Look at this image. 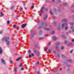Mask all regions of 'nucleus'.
Segmentation results:
<instances>
[{
  "mask_svg": "<svg viewBox=\"0 0 74 74\" xmlns=\"http://www.w3.org/2000/svg\"><path fill=\"white\" fill-rule=\"evenodd\" d=\"M67 66L68 67H71V65H67Z\"/></svg>",
  "mask_w": 74,
  "mask_h": 74,
  "instance_id": "obj_27",
  "label": "nucleus"
},
{
  "mask_svg": "<svg viewBox=\"0 0 74 74\" xmlns=\"http://www.w3.org/2000/svg\"><path fill=\"white\" fill-rule=\"evenodd\" d=\"M42 39H43V38H39V40H42Z\"/></svg>",
  "mask_w": 74,
  "mask_h": 74,
  "instance_id": "obj_30",
  "label": "nucleus"
},
{
  "mask_svg": "<svg viewBox=\"0 0 74 74\" xmlns=\"http://www.w3.org/2000/svg\"><path fill=\"white\" fill-rule=\"evenodd\" d=\"M13 63V62L12 61H10V63Z\"/></svg>",
  "mask_w": 74,
  "mask_h": 74,
  "instance_id": "obj_50",
  "label": "nucleus"
},
{
  "mask_svg": "<svg viewBox=\"0 0 74 74\" xmlns=\"http://www.w3.org/2000/svg\"><path fill=\"white\" fill-rule=\"evenodd\" d=\"M28 53H30V50H28Z\"/></svg>",
  "mask_w": 74,
  "mask_h": 74,
  "instance_id": "obj_45",
  "label": "nucleus"
},
{
  "mask_svg": "<svg viewBox=\"0 0 74 74\" xmlns=\"http://www.w3.org/2000/svg\"><path fill=\"white\" fill-rule=\"evenodd\" d=\"M2 33V31L0 32V34H1Z\"/></svg>",
  "mask_w": 74,
  "mask_h": 74,
  "instance_id": "obj_61",
  "label": "nucleus"
},
{
  "mask_svg": "<svg viewBox=\"0 0 74 74\" xmlns=\"http://www.w3.org/2000/svg\"><path fill=\"white\" fill-rule=\"evenodd\" d=\"M50 13L52 15H53V13H52V12L51 11H50Z\"/></svg>",
  "mask_w": 74,
  "mask_h": 74,
  "instance_id": "obj_29",
  "label": "nucleus"
},
{
  "mask_svg": "<svg viewBox=\"0 0 74 74\" xmlns=\"http://www.w3.org/2000/svg\"><path fill=\"white\" fill-rule=\"evenodd\" d=\"M0 15H1V16H3V15H4L3 14V12H0Z\"/></svg>",
  "mask_w": 74,
  "mask_h": 74,
  "instance_id": "obj_25",
  "label": "nucleus"
},
{
  "mask_svg": "<svg viewBox=\"0 0 74 74\" xmlns=\"http://www.w3.org/2000/svg\"><path fill=\"white\" fill-rule=\"evenodd\" d=\"M10 38L9 37H5L2 38L3 41H5L6 42L7 45H10V42L8 40H9Z\"/></svg>",
  "mask_w": 74,
  "mask_h": 74,
  "instance_id": "obj_1",
  "label": "nucleus"
},
{
  "mask_svg": "<svg viewBox=\"0 0 74 74\" xmlns=\"http://www.w3.org/2000/svg\"><path fill=\"white\" fill-rule=\"evenodd\" d=\"M74 29H73L72 30V32H74Z\"/></svg>",
  "mask_w": 74,
  "mask_h": 74,
  "instance_id": "obj_49",
  "label": "nucleus"
},
{
  "mask_svg": "<svg viewBox=\"0 0 74 74\" xmlns=\"http://www.w3.org/2000/svg\"><path fill=\"white\" fill-rule=\"evenodd\" d=\"M68 25V24H67V23H65L64 24H62L61 25L62 29H63V27H64V26H67Z\"/></svg>",
  "mask_w": 74,
  "mask_h": 74,
  "instance_id": "obj_4",
  "label": "nucleus"
},
{
  "mask_svg": "<svg viewBox=\"0 0 74 74\" xmlns=\"http://www.w3.org/2000/svg\"><path fill=\"white\" fill-rule=\"evenodd\" d=\"M70 25H73V23H70Z\"/></svg>",
  "mask_w": 74,
  "mask_h": 74,
  "instance_id": "obj_38",
  "label": "nucleus"
},
{
  "mask_svg": "<svg viewBox=\"0 0 74 74\" xmlns=\"http://www.w3.org/2000/svg\"><path fill=\"white\" fill-rule=\"evenodd\" d=\"M48 51H49V53H51V50H50V49H49Z\"/></svg>",
  "mask_w": 74,
  "mask_h": 74,
  "instance_id": "obj_41",
  "label": "nucleus"
},
{
  "mask_svg": "<svg viewBox=\"0 0 74 74\" xmlns=\"http://www.w3.org/2000/svg\"><path fill=\"white\" fill-rule=\"evenodd\" d=\"M53 39L54 40H56L57 39V38H56L55 36H53Z\"/></svg>",
  "mask_w": 74,
  "mask_h": 74,
  "instance_id": "obj_17",
  "label": "nucleus"
},
{
  "mask_svg": "<svg viewBox=\"0 0 74 74\" xmlns=\"http://www.w3.org/2000/svg\"><path fill=\"white\" fill-rule=\"evenodd\" d=\"M34 45L35 47L36 48H38V45L37 44H36V43L34 44Z\"/></svg>",
  "mask_w": 74,
  "mask_h": 74,
  "instance_id": "obj_9",
  "label": "nucleus"
},
{
  "mask_svg": "<svg viewBox=\"0 0 74 74\" xmlns=\"http://www.w3.org/2000/svg\"><path fill=\"white\" fill-rule=\"evenodd\" d=\"M34 34H32V35H31V37H33V36H34Z\"/></svg>",
  "mask_w": 74,
  "mask_h": 74,
  "instance_id": "obj_32",
  "label": "nucleus"
},
{
  "mask_svg": "<svg viewBox=\"0 0 74 74\" xmlns=\"http://www.w3.org/2000/svg\"><path fill=\"white\" fill-rule=\"evenodd\" d=\"M74 7V5H73L72 6V8H73V7Z\"/></svg>",
  "mask_w": 74,
  "mask_h": 74,
  "instance_id": "obj_57",
  "label": "nucleus"
},
{
  "mask_svg": "<svg viewBox=\"0 0 74 74\" xmlns=\"http://www.w3.org/2000/svg\"><path fill=\"white\" fill-rule=\"evenodd\" d=\"M58 30L60 31V26H58Z\"/></svg>",
  "mask_w": 74,
  "mask_h": 74,
  "instance_id": "obj_20",
  "label": "nucleus"
},
{
  "mask_svg": "<svg viewBox=\"0 0 74 74\" xmlns=\"http://www.w3.org/2000/svg\"><path fill=\"white\" fill-rule=\"evenodd\" d=\"M54 11L55 12V13H57V11L56 10V8H55L54 9Z\"/></svg>",
  "mask_w": 74,
  "mask_h": 74,
  "instance_id": "obj_19",
  "label": "nucleus"
},
{
  "mask_svg": "<svg viewBox=\"0 0 74 74\" xmlns=\"http://www.w3.org/2000/svg\"><path fill=\"white\" fill-rule=\"evenodd\" d=\"M62 22H67V20L66 19H64L62 20Z\"/></svg>",
  "mask_w": 74,
  "mask_h": 74,
  "instance_id": "obj_10",
  "label": "nucleus"
},
{
  "mask_svg": "<svg viewBox=\"0 0 74 74\" xmlns=\"http://www.w3.org/2000/svg\"><path fill=\"white\" fill-rule=\"evenodd\" d=\"M54 53H56V51H54Z\"/></svg>",
  "mask_w": 74,
  "mask_h": 74,
  "instance_id": "obj_63",
  "label": "nucleus"
},
{
  "mask_svg": "<svg viewBox=\"0 0 74 74\" xmlns=\"http://www.w3.org/2000/svg\"><path fill=\"white\" fill-rule=\"evenodd\" d=\"M73 50L71 51V53H72V52H73Z\"/></svg>",
  "mask_w": 74,
  "mask_h": 74,
  "instance_id": "obj_54",
  "label": "nucleus"
},
{
  "mask_svg": "<svg viewBox=\"0 0 74 74\" xmlns=\"http://www.w3.org/2000/svg\"><path fill=\"white\" fill-rule=\"evenodd\" d=\"M44 29L45 30H49L50 29L48 28H45V27H44Z\"/></svg>",
  "mask_w": 74,
  "mask_h": 74,
  "instance_id": "obj_18",
  "label": "nucleus"
},
{
  "mask_svg": "<svg viewBox=\"0 0 74 74\" xmlns=\"http://www.w3.org/2000/svg\"><path fill=\"white\" fill-rule=\"evenodd\" d=\"M36 64H39V62H38V61L37 62Z\"/></svg>",
  "mask_w": 74,
  "mask_h": 74,
  "instance_id": "obj_43",
  "label": "nucleus"
},
{
  "mask_svg": "<svg viewBox=\"0 0 74 74\" xmlns=\"http://www.w3.org/2000/svg\"><path fill=\"white\" fill-rule=\"evenodd\" d=\"M47 15H46L44 17V20H45V19H47Z\"/></svg>",
  "mask_w": 74,
  "mask_h": 74,
  "instance_id": "obj_12",
  "label": "nucleus"
},
{
  "mask_svg": "<svg viewBox=\"0 0 74 74\" xmlns=\"http://www.w3.org/2000/svg\"><path fill=\"white\" fill-rule=\"evenodd\" d=\"M57 71V69H56L54 71V72H55V71Z\"/></svg>",
  "mask_w": 74,
  "mask_h": 74,
  "instance_id": "obj_58",
  "label": "nucleus"
},
{
  "mask_svg": "<svg viewBox=\"0 0 74 74\" xmlns=\"http://www.w3.org/2000/svg\"><path fill=\"white\" fill-rule=\"evenodd\" d=\"M60 44V43L59 42H57V43H56V45H59Z\"/></svg>",
  "mask_w": 74,
  "mask_h": 74,
  "instance_id": "obj_26",
  "label": "nucleus"
},
{
  "mask_svg": "<svg viewBox=\"0 0 74 74\" xmlns=\"http://www.w3.org/2000/svg\"><path fill=\"white\" fill-rule=\"evenodd\" d=\"M29 58H32V56L31 55H29Z\"/></svg>",
  "mask_w": 74,
  "mask_h": 74,
  "instance_id": "obj_35",
  "label": "nucleus"
},
{
  "mask_svg": "<svg viewBox=\"0 0 74 74\" xmlns=\"http://www.w3.org/2000/svg\"><path fill=\"white\" fill-rule=\"evenodd\" d=\"M21 70H24V69L23 68H22L21 69Z\"/></svg>",
  "mask_w": 74,
  "mask_h": 74,
  "instance_id": "obj_46",
  "label": "nucleus"
},
{
  "mask_svg": "<svg viewBox=\"0 0 74 74\" xmlns=\"http://www.w3.org/2000/svg\"><path fill=\"white\" fill-rule=\"evenodd\" d=\"M57 55H58L57 57H58V58H59L60 57V55H59V54L58 53L57 54Z\"/></svg>",
  "mask_w": 74,
  "mask_h": 74,
  "instance_id": "obj_37",
  "label": "nucleus"
},
{
  "mask_svg": "<svg viewBox=\"0 0 74 74\" xmlns=\"http://www.w3.org/2000/svg\"><path fill=\"white\" fill-rule=\"evenodd\" d=\"M64 48V47H63V46L61 47V49H63Z\"/></svg>",
  "mask_w": 74,
  "mask_h": 74,
  "instance_id": "obj_42",
  "label": "nucleus"
},
{
  "mask_svg": "<svg viewBox=\"0 0 74 74\" xmlns=\"http://www.w3.org/2000/svg\"><path fill=\"white\" fill-rule=\"evenodd\" d=\"M19 27H16V29H18V28Z\"/></svg>",
  "mask_w": 74,
  "mask_h": 74,
  "instance_id": "obj_64",
  "label": "nucleus"
},
{
  "mask_svg": "<svg viewBox=\"0 0 74 74\" xmlns=\"http://www.w3.org/2000/svg\"><path fill=\"white\" fill-rule=\"evenodd\" d=\"M69 32L70 33H71V31H69Z\"/></svg>",
  "mask_w": 74,
  "mask_h": 74,
  "instance_id": "obj_62",
  "label": "nucleus"
},
{
  "mask_svg": "<svg viewBox=\"0 0 74 74\" xmlns=\"http://www.w3.org/2000/svg\"><path fill=\"white\" fill-rule=\"evenodd\" d=\"M15 72H16L17 71V68H15L14 69Z\"/></svg>",
  "mask_w": 74,
  "mask_h": 74,
  "instance_id": "obj_21",
  "label": "nucleus"
},
{
  "mask_svg": "<svg viewBox=\"0 0 74 74\" xmlns=\"http://www.w3.org/2000/svg\"><path fill=\"white\" fill-rule=\"evenodd\" d=\"M14 6L13 5L10 8L11 10H13L14 9Z\"/></svg>",
  "mask_w": 74,
  "mask_h": 74,
  "instance_id": "obj_22",
  "label": "nucleus"
},
{
  "mask_svg": "<svg viewBox=\"0 0 74 74\" xmlns=\"http://www.w3.org/2000/svg\"><path fill=\"white\" fill-rule=\"evenodd\" d=\"M13 27H14L15 28L16 27V25H13Z\"/></svg>",
  "mask_w": 74,
  "mask_h": 74,
  "instance_id": "obj_31",
  "label": "nucleus"
},
{
  "mask_svg": "<svg viewBox=\"0 0 74 74\" xmlns=\"http://www.w3.org/2000/svg\"><path fill=\"white\" fill-rule=\"evenodd\" d=\"M72 45V44L71 43H70L69 44H68V46L69 47H70V46H71V45Z\"/></svg>",
  "mask_w": 74,
  "mask_h": 74,
  "instance_id": "obj_14",
  "label": "nucleus"
},
{
  "mask_svg": "<svg viewBox=\"0 0 74 74\" xmlns=\"http://www.w3.org/2000/svg\"><path fill=\"white\" fill-rule=\"evenodd\" d=\"M62 38H67V37H66V36L64 35H62Z\"/></svg>",
  "mask_w": 74,
  "mask_h": 74,
  "instance_id": "obj_13",
  "label": "nucleus"
},
{
  "mask_svg": "<svg viewBox=\"0 0 74 74\" xmlns=\"http://www.w3.org/2000/svg\"><path fill=\"white\" fill-rule=\"evenodd\" d=\"M48 36V34H45V36Z\"/></svg>",
  "mask_w": 74,
  "mask_h": 74,
  "instance_id": "obj_53",
  "label": "nucleus"
},
{
  "mask_svg": "<svg viewBox=\"0 0 74 74\" xmlns=\"http://www.w3.org/2000/svg\"><path fill=\"white\" fill-rule=\"evenodd\" d=\"M43 25H44L45 26H47V24H45V23L43 22L42 23V25H40L39 27V29H41V28H42V26H43Z\"/></svg>",
  "mask_w": 74,
  "mask_h": 74,
  "instance_id": "obj_3",
  "label": "nucleus"
},
{
  "mask_svg": "<svg viewBox=\"0 0 74 74\" xmlns=\"http://www.w3.org/2000/svg\"><path fill=\"white\" fill-rule=\"evenodd\" d=\"M58 2H60V0H58Z\"/></svg>",
  "mask_w": 74,
  "mask_h": 74,
  "instance_id": "obj_59",
  "label": "nucleus"
},
{
  "mask_svg": "<svg viewBox=\"0 0 74 74\" xmlns=\"http://www.w3.org/2000/svg\"><path fill=\"white\" fill-rule=\"evenodd\" d=\"M45 50H47V49H48V47H45Z\"/></svg>",
  "mask_w": 74,
  "mask_h": 74,
  "instance_id": "obj_40",
  "label": "nucleus"
},
{
  "mask_svg": "<svg viewBox=\"0 0 74 74\" xmlns=\"http://www.w3.org/2000/svg\"><path fill=\"white\" fill-rule=\"evenodd\" d=\"M62 57L64 58H67V57H65V56H64V55H62Z\"/></svg>",
  "mask_w": 74,
  "mask_h": 74,
  "instance_id": "obj_16",
  "label": "nucleus"
},
{
  "mask_svg": "<svg viewBox=\"0 0 74 74\" xmlns=\"http://www.w3.org/2000/svg\"><path fill=\"white\" fill-rule=\"evenodd\" d=\"M3 53V50L0 47V54H1Z\"/></svg>",
  "mask_w": 74,
  "mask_h": 74,
  "instance_id": "obj_7",
  "label": "nucleus"
},
{
  "mask_svg": "<svg viewBox=\"0 0 74 74\" xmlns=\"http://www.w3.org/2000/svg\"><path fill=\"white\" fill-rule=\"evenodd\" d=\"M27 25V24L25 23V24H23L22 25V28H25V27Z\"/></svg>",
  "mask_w": 74,
  "mask_h": 74,
  "instance_id": "obj_5",
  "label": "nucleus"
},
{
  "mask_svg": "<svg viewBox=\"0 0 74 74\" xmlns=\"http://www.w3.org/2000/svg\"><path fill=\"white\" fill-rule=\"evenodd\" d=\"M21 66H22V64H21L19 66V67H21Z\"/></svg>",
  "mask_w": 74,
  "mask_h": 74,
  "instance_id": "obj_52",
  "label": "nucleus"
},
{
  "mask_svg": "<svg viewBox=\"0 0 74 74\" xmlns=\"http://www.w3.org/2000/svg\"><path fill=\"white\" fill-rule=\"evenodd\" d=\"M21 59H22V58H21V57L19 58H18L17 59H16V60L17 61H19V60H21Z\"/></svg>",
  "mask_w": 74,
  "mask_h": 74,
  "instance_id": "obj_15",
  "label": "nucleus"
},
{
  "mask_svg": "<svg viewBox=\"0 0 74 74\" xmlns=\"http://www.w3.org/2000/svg\"><path fill=\"white\" fill-rule=\"evenodd\" d=\"M20 11H22L23 10V9L22 8H20Z\"/></svg>",
  "mask_w": 74,
  "mask_h": 74,
  "instance_id": "obj_28",
  "label": "nucleus"
},
{
  "mask_svg": "<svg viewBox=\"0 0 74 74\" xmlns=\"http://www.w3.org/2000/svg\"><path fill=\"white\" fill-rule=\"evenodd\" d=\"M66 62H70L71 63V62H72V60L71 59H69V60H67L66 61Z\"/></svg>",
  "mask_w": 74,
  "mask_h": 74,
  "instance_id": "obj_11",
  "label": "nucleus"
},
{
  "mask_svg": "<svg viewBox=\"0 0 74 74\" xmlns=\"http://www.w3.org/2000/svg\"><path fill=\"white\" fill-rule=\"evenodd\" d=\"M31 8H32V9H33V8H34V6L33 5H32L31 6Z\"/></svg>",
  "mask_w": 74,
  "mask_h": 74,
  "instance_id": "obj_33",
  "label": "nucleus"
},
{
  "mask_svg": "<svg viewBox=\"0 0 74 74\" xmlns=\"http://www.w3.org/2000/svg\"><path fill=\"white\" fill-rule=\"evenodd\" d=\"M36 50H34V52L35 53H36Z\"/></svg>",
  "mask_w": 74,
  "mask_h": 74,
  "instance_id": "obj_44",
  "label": "nucleus"
},
{
  "mask_svg": "<svg viewBox=\"0 0 74 74\" xmlns=\"http://www.w3.org/2000/svg\"><path fill=\"white\" fill-rule=\"evenodd\" d=\"M67 71L68 73H70V69H68L67 70Z\"/></svg>",
  "mask_w": 74,
  "mask_h": 74,
  "instance_id": "obj_23",
  "label": "nucleus"
},
{
  "mask_svg": "<svg viewBox=\"0 0 74 74\" xmlns=\"http://www.w3.org/2000/svg\"><path fill=\"white\" fill-rule=\"evenodd\" d=\"M67 28H68V27H65V29L66 30H67Z\"/></svg>",
  "mask_w": 74,
  "mask_h": 74,
  "instance_id": "obj_48",
  "label": "nucleus"
},
{
  "mask_svg": "<svg viewBox=\"0 0 74 74\" xmlns=\"http://www.w3.org/2000/svg\"><path fill=\"white\" fill-rule=\"evenodd\" d=\"M32 56H34V54H33V53H32Z\"/></svg>",
  "mask_w": 74,
  "mask_h": 74,
  "instance_id": "obj_55",
  "label": "nucleus"
},
{
  "mask_svg": "<svg viewBox=\"0 0 74 74\" xmlns=\"http://www.w3.org/2000/svg\"><path fill=\"white\" fill-rule=\"evenodd\" d=\"M39 55H40V53H39V52H38L37 53V56H39Z\"/></svg>",
  "mask_w": 74,
  "mask_h": 74,
  "instance_id": "obj_34",
  "label": "nucleus"
},
{
  "mask_svg": "<svg viewBox=\"0 0 74 74\" xmlns=\"http://www.w3.org/2000/svg\"><path fill=\"white\" fill-rule=\"evenodd\" d=\"M68 42L67 41H64V44H66Z\"/></svg>",
  "mask_w": 74,
  "mask_h": 74,
  "instance_id": "obj_24",
  "label": "nucleus"
},
{
  "mask_svg": "<svg viewBox=\"0 0 74 74\" xmlns=\"http://www.w3.org/2000/svg\"><path fill=\"white\" fill-rule=\"evenodd\" d=\"M38 33H39V35H41V33H42V31L39 30L38 31Z\"/></svg>",
  "mask_w": 74,
  "mask_h": 74,
  "instance_id": "obj_8",
  "label": "nucleus"
},
{
  "mask_svg": "<svg viewBox=\"0 0 74 74\" xmlns=\"http://www.w3.org/2000/svg\"><path fill=\"white\" fill-rule=\"evenodd\" d=\"M67 5V3H65L63 4L64 5Z\"/></svg>",
  "mask_w": 74,
  "mask_h": 74,
  "instance_id": "obj_39",
  "label": "nucleus"
},
{
  "mask_svg": "<svg viewBox=\"0 0 74 74\" xmlns=\"http://www.w3.org/2000/svg\"><path fill=\"white\" fill-rule=\"evenodd\" d=\"M72 42H74V39H72Z\"/></svg>",
  "mask_w": 74,
  "mask_h": 74,
  "instance_id": "obj_56",
  "label": "nucleus"
},
{
  "mask_svg": "<svg viewBox=\"0 0 74 74\" xmlns=\"http://www.w3.org/2000/svg\"><path fill=\"white\" fill-rule=\"evenodd\" d=\"M45 11H46V12H47V11H48V9H46L45 10Z\"/></svg>",
  "mask_w": 74,
  "mask_h": 74,
  "instance_id": "obj_47",
  "label": "nucleus"
},
{
  "mask_svg": "<svg viewBox=\"0 0 74 74\" xmlns=\"http://www.w3.org/2000/svg\"><path fill=\"white\" fill-rule=\"evenodd\" d=\"M51 33L52 34H54V33H55V32L53 31L51 32Z\"/></svg>",
  "mask_w": 74,
  "mask_h": 74,
  "instance_id": "obj_36",
  "label": "nucleus"
},
{
  "mask_svg": "<svg viewBox=\"0 0 74 74\" xmlns=\"http://www.w3.org/2000/svg\"><path fill=\"white\" fill-rule=\"evenodd\" d=\"M45 9V7H42L41 8V9L40 10V12L41 14H39L40 16H41V15L42 13H43V12H44V10Z\"/></svg>",
  "mask_w": 74,
  "mask_h": 74,
  "instance_id": "obj_2",
  "label": "nucleus"
},
{
  "mask_svg": "<svg viewBox=\"0 0 74 74\" xmlns=\"http://www.w3.org/2000/svg\"><path fill=\"white\" fill-rule=\"evenodd\" d=\"M50 44H51V43L50 42H49V44H48V45H50Z\"/></svg>",
  "mask_w": 74,
  "mask_h": 74,
  "instance_id": "obj_60",
  "label": "nucleus"
},
{
  "mask_svg": "<svg viewBox=\"0 0 74 74\" xmlns=\"http://www.w3.org/2000/svg\"><path fill=\"white\" fill-rule=\"evenodd\" d=\"M1 61L2 62V63L3 64H5V61L3 59H1Z\"/></svg>",
  "mask_w": 74,
  "mask_h": 74,
  "instance_id": "obj_6",
  "label": "nucleus"
},
{
  "mask_svg": "<svg viewBox=\"0 0 74 74\" xmlns=\"http://www.w3.org/2000/svg\"><path fill=\"white\" fill-rule=\"evenodd\" d=\"M7 23L8 24H9V23H10V21H8L7 22Z\"/></svg>",
  "mask_w": 74,
  "mask_h": 74,
  "instance_id": "obj_51",
  "label": "nucleus"
}]
</instances>
